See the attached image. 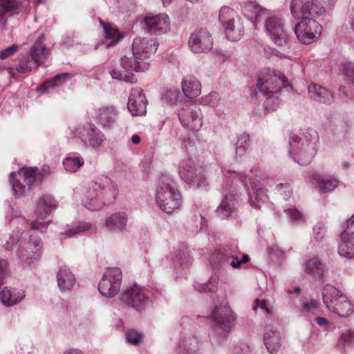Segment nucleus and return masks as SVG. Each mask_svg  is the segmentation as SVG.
<instances>
[{
    "label": "nucleus",
    "instance_id": "1",
    "mask_svg": "<svg viewBox=\"0 0 354 354\" xmlns=\"http://www.w3.org/2000/svg\"><path fill=\"white\" fill-rule=\"evenodd\" d=\"M290 11L294 18L301 19L294 29L297 39L304 44L315 42L322 30L315 18L324 14V7L317 0H292Z\"/></svg>",
    "mask_w": 354,
    "mask_h": 354
},
{
    "label": "nucleus",
    "instance_id": "2",
    "mask_svg": "<svg viewBox=\"0 0 354 354\" xmlns=\"http://www.w3.org/2000/svg\"><path fill=\"white\" fill-rule=\"evenodd\" d=\"M318 135L313 129L292 133L289 140L288 154L301 165L309 164L317 153Z\"/></svg>",
    "mask_w": 354,
    "mask_h": 354
},
{
    "label": "nucleus",
    "instance_id": "3",
    "mask_svg": "<svg viewBox=\"0 0 354 354\" xmlns=\"http://www.w3.org/2000/svg\"><path fill=\"white\" fill-rule=\"evenodd\" d=\"M118 194L117 185L111 178L102 176L91 183L84 205L89 210H98L112 203Z\"/></svg>",
    "mask_w": 354,
    "mask_h": 354
},
{
    "label": "nucleus",
    "instance_id": "4",
    "mask_svg": "<svg viewBox=\"0 0 354 354\" xmlns=\"http://www.w3.org/2000/svg\"><path fill=\"white\" fill-rule=\"evenodd\" d=\"M155 203L160 211L167 214L180 209L183 196L171 176L162 174L159 177Z\"/></svg>",
    "mask_w": 354,
    "mask_h": 354
},
{
    "label": "nucleus",
    "instance_id": "5",
    "mask_svg": "<svg viewBox=\"0 0 354 354\" xmlns=\"http://www.w3.org/2000/svg\"><path fill=\"white\" fill-rule=\"evenodd\" d=\"M211 317L212 333L210 340L213 346H218L223 344L228 338L236 317L231 308L225 304L216 306Z\"/></svg>",
    "mask_w": 354,
    "mask_h": 354
},
{
    "label": "nucleus",
    "instance_id": "6",
    "mask_svg": "<svg viewBox=\"0 0 354 354\" xmlns=\"http://www.w3.org/2000/svg\"><path fill=\"white\" fill-rule=\"evenodd\" d=\"M4 247L8 250L15 249L20 259L28 263H31L41 254L43 243L41 239L34 235L30 236L28 241L25 238L12 236L10 238V241H7L4 245Z\"/></svg>",
    "mask_w": 354,
    "mask_h": 354
},
{
    "label": "nucleus",
    "instance_id": "7",
    "mask_svg": "<svg viewBox=\"0 0 354 354\" xmlns=\"http://www.w3.org/2000/svg\"><path fill=\"white\" fill-rule=\"evenodd\" d=\"M322 299L326 308L342 317L354 313V306L339 290L333 286L326 285L322 290Z\"/></svg>",
    "mask_w": 354,
    "mask_h": 354
},
{
    "label": "nucleus",
    "instance_id": "8",
    "mask_svg": "<svg viewBox=\"0 0 354 354\" xmlns=\"http://www.w3.org/2000/svg\"><path fill=\"white\" fill-rule=\"evenodd\" d=\"M218 19L225 30L226 36L232 41H236L243 34V28L241 18L236 12L230 7L223 6L221 8Z\"/></svg>",
    "mask_w": 354,
    "mask_h": 354
},
{
    "label": "nucleus",
    "instance_id": "9",
    "mask_svg": "<svg viewBox=\"0 0 354 354\" xmlns=\"http://www.w3.org/2000/svg\"><path fill=\"white\" fill-rule=\"evenodd\" d=\"M36 168L23 167L10 174V181L17 196H24L30 190L36 180Z\"/></svg>",
    "mask_w": 354,
    "mask_h": 354
},
{
    "label": "nucleus",
    "instance_id": "10",
    "mask_svg": "<svg viewBox=\"0 0 354 354\" xmlns=\"http://www.w3.org/2000/svg\"><path fill=\"white\" fill-rule=\"evenodd\" d=\"M263 20L264 29L270 39L279 46L286 45L288 37L283 17L280 15H270L268 12Z\"/></svg>",
    "mask_w": 354,
    "mask_h": 354
},
{
    "label": "nucleus",
    "instance_id": "11",
    "mask_svg": "<svg viewBox=\"0 0 354 354\" xmlns=\"http://www.w3.org/2000/svg\"><path fill=\"white\" fill-rule=\"evenodd\" d=\"M122 273L120 268H108L98 285L100 294L111 298L116 295L121 288Z\"/></svg>",
    "mask_w": 354,
    "mask_h": 354
},
{
    "label": "nucleus",
    "instance_id": "12",
    "mask_svg": "<svg viewBox=\"0 0 354 354\" xmlns=\"http://www.w3.org/2000/svg\"><path fill=\"white\" fill-rule=\"evenodd\" d=\"M57 205L56 200L50 195H44L40 198L35 209L37 220L31 223L32 228L39 230L41 232H46L48 222L39 221H43L48 216L52 211L57 208Z\"/></svg>",
    "mask_w": 354,
    "mask_h": 354
},
{
    "label": "nucleus",
    "instance_id": "13",
    "mask_svg": "<svg viewBox=\"0 0 354 354\" xmlns=\"http://www.w3.org/2000/svg\"><path fill=\"white\" fill-rule=\"evenodd\" d=\"M182 126L191 131H198L203 125L201 108L194 104H185L178 111Z\"/></svg>",
    "mask_w": 354,
    "mask_h": 354
},
{
    "label": "nucleus",
    "instance_id": "14",
    "mask_svg": "<svg viewBox=\"0 0 354 354\" xmlns=\"http://www.w3.org/2000/svg\"><path fill=\"white\" fill-rule=\"evenodd\" d=\"M120 304L124 307L142 310L146 306L148 299L140 286L133 285L127 288L120 296Z\"/></svg>",
    "mask_w": 354,
    "mask_h": 354
},
{
    "label": "nucleus",
    "instance_id": "15",
    "mask_svg": "<svg viewBox=\"0 0 354 354\" xmlns=\"http://www.w3.org/2000/svg\"><path fill=\"white\" fill-rule=\"evenodd\" d=\"M71 133L77 137L84 145L88 144L96 148L101 145L104 140V136L94 124H79L71 129Z\"/></svg>",
    "mask_w": 354,
    "mask_h": 354
},
{
    "label": "nucleus",
    "instance_id": "16",
    "mask_svg": "<svg viewBox=\"0 0 354 354\" xmlns=\"http://www.w3.org/2000/svg\"><path fill=\"white\" fill-rule=\"evenodd\" d=\"M178 174L185 182L199 188L205 186V179L201 172H198L195 162L190 158L183 160L178 166Z\"/></svg>",
    "mask_w": 354,
    "mask_h": 354
},
{
    "label": "nucleus",
    "instance_id": "17",
    "mask_svg": "<svg viewBox=\"0 0 354 354\" xmlns=\"http://www.w3.org/2000/svg\"><path fill=\"white\" fill-rule=\"evenodd\" d=\"M188 45L193 53H205L212 48L213 39L207 29H198L190 35Z\"/></svg>",
    "mask_w": 354,
    "mask_h": 354
},
{
    "label": "nucleus",
    "instance_id": "18",
    "mask_svg": "<svg viewBox=\"0 0 354 354\" xmlns=\"http://www.w3.org/2000/svg\"><path fill=\"white\" fill-rule=\"evenodd\" d=\"M287 80L282 74H266L259 78L257 87L263 95L274 94L286 86Z\"/></svg>",
    "mask_w": 354,
    "mask_h": 354
},
{
    "label": "nucleus",
    "instance_id": "19",
    "mask_svg": "<svg viewBox=\"0 0 354 354\" xmlns=\"http://www.w3.org/2000/svg\"><path fill=\"white\" fill-rule=\"evenodd\" d=\"M203 342L192 332L184 331L180 333L177 344L178 354H201Z\"/></svg>",
    "mask_w": 354,
    "mask_h": 354
},
{
    "label": "nucleus",
    "instance_id": "20",
    "mask_svg": "<svg viewBox=\"0 0 354 354\" xmlns=\"http://www.w3.org/2000/svg\"><path fill=\"white\" fill-rule=\"evenodd\" d=\"M158 45L156 41L151 38L136 37L132 44V51L138 59H147L150 55L157 50Z\"/></svg>",
    "mask_w": 354,
    "mask_h": 354
},
{
    "label": "nucleus",
    "instance_id": "21",
    "mask_svg": "<svg viewBox=\"0 0 354 354\" xmlns=\"http://www.w3.org/2000/svg\"><path fill=\"white\" fill-rule=\"evenodd\" d=\"M127 107L133 115H142L147 111V100L140 88H133L129 97Z\"/></svg>",
    "mask_w": 354,
    "mask_h": 354
},
{
    "label": "nucleus",
    "instance_id": "22",
    "mask_svg": "<svg viewBox=\"0 0 354 354\" xmlns=\"http://www.w3.org/2000/svg\"><path fill=\"white\" fill-rule=\"evenodd\" d=\"M147 30L151 34L160 35L166 33L170 29L169 17L166 14H159L145 18Z\"/></svg>",
    "mask_w": 354,
    "mask_h": 354
},
{
    "label": "nucleus",
    "instance_id": "23",
    "mask_svg": "<svg viewBox=\"0 0 354 354\" xmlns=\"http://www.w3.org/2000/svg\"><path fill=\"white\" fill-rule=\"evenodd\" d=\"M56 279L58 288L62 293L71 292L76 284L75 274L65 266L58 270Z\"/></svg>",
    "mask_w": 354,
    "mask_h": 354
},
{
    "label": "nucleus",
    "instance_id": "24",
    "mask_svg": "<svg viewBox=\"0 0 354 354\" xmlns=\"http://www.w3.org/2000/svg\"><path fill=\"white\" fill-rule=\"evenodd\" d=\"M118 112L113 106H102L96 111L97 121L103 128L113 127L117 122Z\"/></svg>",
    "mask_w": 354,
    "mask_h": 354
},
{
    "label": "nucleus",
    "instance_id": "25",
    "mask_svg": "<svg viewBox=\"0 0 354 354\" xmlns=\"http://www.w3.org/2000/svg\"><path fill=\"white\" fill-rule=\"evenodd\" d=\"M242 12L244 16L257 26L268 15L269 11L254 2L249 1L242 6Z\"/></svg>",
    "mask_w": 354,
    "mask_h": 354
},
{
    "label": "nucleus",
    "instance_id": "26",
    "mask_svg": "<svg viewBox=\"0 0 354 354\" xmlns=\"http://www.w3.org/2000/svg\"><path fill=\"white\" fill-rule=\"evenodd\" d=\"M263 341L268 351L275 354L281 346L279 332L271 325H267L263 335Z\"/></svg>",
    "mask_w": 354,
    "mask_h": 354
},
{
    "label": "nucleus",
    "instance_id": "27",
    "mask_svg": "<svg viewBox=\"0 0 354 354\" xmlns=\"http://www.w3.org/2000/svg\"><path fill=\"white\" fill-rule=\"evenodd\" d=\"M127 222V214L122 212H118L106 217L104 224L109 232H120L126 229Z\"/></svg>",
    "mask_w": 354,
    "mask_h": 354
},
{
    "label": "nucleus",
    "instance_id": "28",
    "mask_svg": "<svg viewBox=\"0 0 354 354\" xmlns=\"http://www.w3.org/2000/svg\"><path fill=\"white\" fill-rule=\"evenodd\" d=\"M132 51L131 56H123L120 59V64L123 69L132 73L133 71H145L149 69V64L147 61L140 59Z\"/></svg>",
    "mask_w": 354,
    "mask_h": 354
},
{
    "label": "nucleus",
    "instance_id": "29",
    "mask_svg": "<svg viewBox=\"0 0 354 354\" xmlns=\"http://www.w3.org/2000/svg\"><path fill=\"white\" fill-rule=\"evenodd\" d=\"M308 91L310 98L316 102L330 104L334 101V96L330 91L320 85L310 84Z\"/></svg>",
    "mask_w": 354,
    "mask_h": 354
},
{
    "label": "nucleus",
    "instance_id": "30",
    "mask_svg": "<svg viewBox=\"0 0 354 354\" xmlns=\"http://www.w3.org/2000/svg\"><path fill=\"white\" fill-rule=\"evenodd\" d=\"M304 271L311 277L322 280L326 272V265L318 257H313L306 263Z\"/></svg>",
    "mask_w": 354,
    "mask_h": 354
},
{
    "label": "nucleus",
    "instance_id": "31",
    "mask_svg": "<svg viewBox=\"0 0 354 354\" xmlns=\"http://www.w3.org/2000/svg\"><path fill=\"white\" fill-rule=\"evenodd\" d=\"M313 180L316 183L319 190L322 193L333 191L339 185V181L335 178L327 177L318 173L313 176Z\"/></svg>",
    "mask_w": 354,
    "mask_h": 354
},
{
    "label": "nucleus",
    "instance_id": "32",
    "mask_svg": "<svg viewBox=\"0 0 354 354\" xmlns=\"http://www.w3.org/2000/svg\"><path fill=\"white\" fill-rule=\"evenodd\" d=\"M184 94L189 98H194L201 93V84L194 76H187L181 84Z\"/></svg>",
    "mask_w": 354,
    "mask_h": 354
},
{
    "label": "nucleus",
    "instance_id": "33",
    "mask_svg": "<svg viewBox=\"0 0 354 354\" xmlns=\"http://www.w3.org/2000/svg\"><path fill=\"white\" fill-rule=\"evenodd\" d=\"M43 41L44 36L41 35L35 42L30 50V55L34 60V64H35L36 66L42 64L45 61L48 52V50L43 44Z\"/></svg>",
    "mask_w": 354,
    "mask_h": 354
},
{
    "label": "nucleus",
    "instance_id": "34",
    "mask_svg": "<svg viewBox=\"0 0 354 354\" xmlns=\"http://www.w3.org/2000/svg\"><path fill=\"white\" fill-rule=\"evenodd\" d=\"M24 297V292L17 289L4 288L1 292V301L7 306H11L18 304Z\"/></svg>",
    "mask_w": 354,
    "mask_h": 354
},
{
    "label": "nucleus",
    "instance_id": "35",
    "mask_svg": "<svg viewBox=\"0 0 354 354\" xmlns=\"http://www.w3.org/2000/svg\"><path fill=\"white\" fill-rule=\"evenodd\" d=\"M240 180L242 182L245 189H247V192L249 195V203L250 205L254 207V208L259 209L260 206L257 205L256 203H259V201H265L266 199H267L268 190L263 188H259L252 194L248 187L247 177L245 176H241L240 177Z\"/></svg>",
    "mask_w": 354,
    "mask_h": 354
},
{
    "label": "nucleus",
    "instance_id": "36",
    "mask_svg": "<svg viewBox=\"0 0 354 354\" xmlns=\"http://www.w3.org/2000/svg\"><path fill=\"white\" fill-rule=\"evenodd\" d=\"M236 198L232 194H227L216 209L218 216L223 219L227 218L235 209Z\"/></svg>",
    "mask_w": 354,
    "mask_h": 354
},
{
    "label": "nucleus",
    "instance_id": "37",
    "mask_svg": "<svg viewBox=\"0 0 354 354\" xmlns=\"http://www.w3.org/2000/svg\"><path fill=\"white\" fill-rule=\"evenodd\" d=\"M341 242L339 243L338 253L340 256L351 259L354 257V239L340 235Z\"/></svg>",
    "mask_w": 354,
    "mask_h": 354
},
{
    "label": "nucleus",
    "instance_id": "38",
    "mask_svg": "<svg viewBox=\"0 0 354 354\" xmlns=\"http://www.w3.org/2000/svg\"><path fill=\"white\" fill-rule=\"evenodd\" d=\"M71 77V75L68 73H64L56 75L53 79L46 80L38 89V91H42L44 92L50 88H55L62 85L66 80Z\"/></svg>",
    "mask_w": 354,
    "mask_h": 354
},
{
    "label": "nucleus",
    "instance_id": "39",
    "mask_svg": "<svg viewBox=\"0 0 354 354\" xmlns=\"http://www.w3.org/2000/svg\"><path fill=\"white\" fill-rule=\"evenodd\" d=\"M100 22L103 26L105 38L107 39H112L110 43L106 44V47H109L117 44L120 39L121 36L116 28L110 24H106L101 20Z\"/></svg>",
    "mask_w": 354,
    "mask_h": 354
},
{
    "label": "nucleus",
    "instance_id": "40",
    "mask_svg": "<svg viewBox=\"0 0 354 354\" xmlns=\"http://www.w3.org/2000/svg\"><path fill=\"white\" fill-rule=\"evenodd\" d=\"M21 6L20 0H0V17L8 12H15Z\"/></svg>",
    "mask_w": 354,
    "mask_h": 354
},
{
    "label": "nucleus",
    "instance_id": "41",
    "mask_svg": "<svg viewBox=\"0 0 354 354\" xmlns=\"http://www.w3.org/2000/svg\"><path fill=\"white\" fill-rule=\"evenodd\" d=\"M110 74L113 78L123 80L127 83H135L137 82L135 75L124 69L122 71L120 69L113 68L110 71Z\"/></svg>",
    "mask_w": 354,
    "mask_h": 354
},
{
    "label": "nucleus",
    "instance_id": "42",
    "mask_svg": "<svg viewBox=\"0 0 354 354\" xmlns=\"http://www.w3.org/2000/svg\"><path fill=\"white\" fill-rule=\"evenodd\" d=\"M84 163V160L81 157H67L63 161L65 169L71 173L75 172Z\"/></svg>",
    "mask_w": 354,
    "mask_h": 354
},
{
    "label": "nucleus",
    "instance_id": "43",
    "mask_svg": "<svg viewBox=\"0 0 354 354\" xmlns=\"http://www.w3.org/2000/svg\"><path fill=\"white\" fill-rule=\"evenodd\" d=\"M218 284V277L212 276L209 278L208 281L205 283L198 284L196 286V289L199 292H214L217 290Z\"/></svg>",
    "mask_w": 354,
    "mask_h": 354
},
{
    "label": "nucleus",
    "instance_id": "44",
    "mask_svg": "<svg viewBox=\"0 0 354 354\" xmlns=\"http://www.w3.org/2000/svg\"><path fill=\"white\" fill-rule=\"evenodd\" d=\"M125 336L127 342L135 346L138 345L142 339L141 333L133 329L128 330L125 333Z\"/></svg>",
    "mask_w": 354,
    "mask_h": 354
},
{
    "label": "nucleus",
    "instance_id": "45",
    "mask_svg": "<svg viewBox=\"0 0 354 354\" xmlns=\"http://www.w3.org/2000/svg\"><path fill=\"white\" fill-rule=\"evenodd\" d=\"M273 94L265 95L266 97V100L263 102V106L266 111L270 112L277 109L279 105V100L277 97H274Z\"/></svg>",
    "mask_w": 354,
    "mask_h": 354
},
{
    "label": "nucleus",
    "instance_id": "46",
    "mask_svg": "<svg viewBox=\"0 0 354 354\" xmlns=\"http://www.w3.org/2000/svg\"><path fill=\"white\" fill-rule=\"evenodd\" d=\"M249 136L247 134L241 135L238 138L236 154V156H241L247 148V141L248 140Z\"/></svg>",
    "mask_w": 354,
    "mask_h": 354
},
{
    "label": "nucleus",
    "instance_id": "47",
    "mask_svg": "<svg viewBox=\"0 0 354 354\" xmlns=\"http://www.w3.org/2000/svg\"><path fill=\"white\" fill-rule=\"evenodd\" d=\"M286 213L292 223H300L304 220L303 214L295 208H290L286 211Z\"/></svg>",
    "mask_w": 354,
    "mask_h": 354
},
{
    "label": "nucleus",
    "instance_id": "48",
    "mask_svg": "<svg viewBox=\"0 0 354 354\" xmlns=\"http://www.w3.org/2000/svg\"><path fill=\"white\" fill-rule=\"evenodd\" d=\"M226 261L229 262L233 268H239L242 263H245L249 261V257L247 254H243L241 258L231 256L229 257Z\"/></svg>",
    "mask_w": 354,
    "mask_h": 354
},
{
    "label": "nucleus",
    "instance_id": "49",
    "mask_svg": "<svg viewBox=\"0 0 354 354\" xmlns=\"http://www.w3.org/2000/svg\"><path fill=\"white\" fill-rule=\"evenodd\" d=\"M276 189L279 195L284 200H288L292 195V189L288 184H279L276 185Z\"/></svg>",
    "mask_w": 354,
    "mask_h": 354
},
{
    "label": "nucleus",
    "instance_id": "50",
    "mask_svg": "<svg viewBox=\"0 0 354 354\" xmlns=\"http://www.w3.org/2000/svg\"><path fill=\"white\" fill-rule=\"evenodd\" d=\"M344 74L346 81L354 85V64L348 63L344 66Z\"/></svg>",
    "mask_w": 354,
    "mask_h": 354
},
{
    "label": "nucleus",
    "instance_id": "51",
    "mask_svg": "<svg viewBox=\"0 0 354 354\" xmlns=\"http://www.w3.org/2000/svg\"><path fill=\"white\" fill-rule=\"evenodd\" d=\"M203 101L205 104L216 106L219 104L220 96L216 92L210 93L203 97Z\"/></svg>",
    "mask_w": 354,
    "mask_h": 354
},
{
    "label": "nucleus",
    "instance_id": "52",
    "mask_svg": "<svg viewBox=\"0 0 354 354\" xmlns=\"http://www.w3.org/2000/svg\"><path fill=\"white\" fill-rule=\"evenodd\" d=\"M36 64L31 62L28 58L21 60L17 66V71L19 73H25L30 71L33 68L36 67Z\"/></svg>",
    "mask_w": 354,
    "mask_h": 354
},
{
    "label": "nucleus",
    "instance_id": "53",
    "mask_svg": "<svg viewBox=\"0 0 354 354\" xmlns=\"http://www.w3.org/2000/svg\"><path fill=\"white\" fill-rule=\"evenodd\" d=\"M344 239L351 237L354 239V214L347 221L346 227L341 234Z\"/></svg>",
    "mask_w": 354,
    "mask_h": 354
},
{
    "label": "nucleus",
    "instance_id": "54",
    "mask_svg": "<svg viewBox=\"0 0 354 354\" xmlns=\"http://www.w3.org/2000/svg\"><path fill=\"white\" fill-rule=\"evenodd\" d=\"M19 50V46L12 44V46L0 51V59H6Z\"/></svg>",
    "mask_w": 354,
    "mask_h": 354
},
{
    "label": "nucleus",
    "instance_id": "55",
    "mask_svg": "<svg viewBox=\"0 0 354 354\" xmlns=\"http://www.w3.org/2000/svg\"><path fill=\"white\" fill-rule=\"evenodd\" d=\"M314 238L317 241H322L324 237L325 228L321 223L315 225L313 228Z\"/></svg>",
    "mask_w": 354,
    "mask_h": 354
},
{
    "label": "nucleus",
    "instance_id": "56",
    "mask_svg": "<svg viewBox=\"0 0 354 354\" xmlns=\"http://www.w3.org/2000/svg\"><path fill=\"white\" fill-rule=\"evenodd\" d=\"M340 341L347 344H352L354 342V330H345L342 332Z\"/></svg>",
    "mask_w": 354,
    "mask_h": 354
},
{
    "label": "nucleus",
    "instance_id": "57",
    "mask_svg": "<svg viewBox=\"0 0 354 354\" xmlns=\"http://www.w3.org/2000/svg\"><path fill=\"white\" fill-rule=\"evenodd\" d=\"M260 309L264 314L268 315L270 313V309L267 306L266 302L264 300L256 299L253 309L257 310Z\"/></svg>",
    "mask_w": 354,
    "mask_h": 354
},
{
    "label": "nucleus",
    "instance_id": "58",
    "mask_svg": "<svg viewBox=\"0 0 354 354\" xmlns=\"http://www.w3.org/2000/svg\"><path fill=\"white\" fill-rule=\"evenodd\" d=\"M78 234L87 232L91 228V223L85 221L78 222L74 225Z\"/></svg>",
    "mask_w": 354,
    "mask_h": 354
},
{
    "label": "nucleus",
    "instance_id": "59",
    "mask_svg": "<svg viewBox=\"0 0 354 354\" xmlns=\"http://www.w3.org/2000/svg\"><path fill=\"white\" fill-rule=\"evenodd\" d=\"M318 302L316 300L310 299L303 304L301 310L304 312H310L317 308Z\"/></svg>",
    "mask_w": 354,
    "mask_h": 354
},
{
    "label": "nucleus",
    "instance_id": "60",
    "mask_svg": "<svg viewBox=\"0 0 354 354\" xmlns=\"http://www.w3.org/2000/svg\"><path fill=\"white\" fill-rule=\"evenodd\" d=\"M61 234L64 236L66 238H71L73 236L77 235V232L75 230V226H71L69 229L61 232Z\"/></svg>",
    "mask_w": 354,
    "mask_h": 354
},
{
    "label": "nucleus",
    "instance_id": "61",
    "mask_svg": "<svg viewBox=\"0 0 354 354\" xmlns=\"http://www.w3.org/2000/svg\"><path fill=\"white\" fill-rule=\"evenodd\" d=\"M165 97L173 104L178 100V93H176L175 91L173 93L172 91L170 90L167 92V93L165 94Z\"/></svg>",
    "mask_w": 354,
    "mask_h": 354
},
{
    "label": "nucleus",
    "instance_id": "62",
    "mask_svg": "<svg viewBox=\"0 0 354 354\" xmlns=\"http://www.w3.org/2000/svg\"><path fill=\"white\" fill-rule=\"evenodd\" d=\"M316 322H317V324L321 326H326L328 324V320L326 318L323 317H317L316 318Z\"/></svg>",
    "mask_w": 354,
    "mask_h": 354
},
{
    "label": "nucleus",
    "instance_id": "63",
    "mask_svg": "<svg viewBox=\"0 0 354 354\" xmlns=\"http://www.w3.org/2000/svg\"><path fill=\"white\" fill-rule=\"evenodd\" d=\"M7 267V262L3 259H0V274L6 272Z\"/></svg>",
    "mask_w": 354,
    "mask_h": 354
},
{
    "label": "nucleus",
    "instance_id": "64",
    "mask_svg": "<svg viewBox=\"0 0 354 354\" xmlns=\"http://www.w3.org/2000/svg\"><path fill=\"white\" fill-rule=\"evenodd\" d=\"M185 259H186V254L184 252H183L182 254L179 253L178 254L176 255V261L180 264L184 263Z\"/></svg>",
    "mask_w": 354,
    "mask_h": 354
}]
</instances>
